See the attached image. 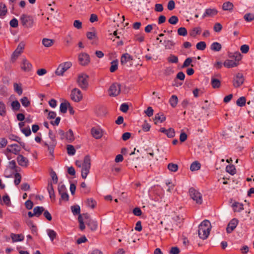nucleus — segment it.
Returning a JSON list of instances; mask_svg holds the SVG:
<instances>
[{"instance_id":"1","label":"nucleus","mask_w":254,"mask_h":254,"mask_svg":"<svg viewBox=\"0 0 254 254\" xmlns=\"http://www.w3.org/2000/svg\"><path fill=\"white\" fill-rule=\"evenodd\" d=\"M75 164L79 168L82 167L81 176L83 179H86L89 173L91 167V159L90 156L89 155L85 156L83 163L80 161H76Z\"/></svg>"},{"instance_id":"2","label":"nucleus","mask_w":254,"mask_h":254,"mask_svg":"<svg viewBox=\"0 0 254 254\" xmlns=\"http://www.w3.org/2000/svg\"><path fill=\"white\" fill-rule=\"evenodd\" d=\"M211 224L207 220L203 221L198 226V234L201 239H206L210 234Z\"/></svg>"},{"instance_id":"3","label":"nucleus","mask_w":254,"mask_h":254,"mask_svg":"<svg viewBox=\"0 0 254 254\" xmlns=\"http://www.w3.org/2000/svg\"><path fill=\"white\" fill-rule=\"evenodd\" d=\"M20 21L22 25L25 28H32L34 24L33 17L27 14H23L20 17Z\"/></svg>"},{"instance_id":"4","label":"nucleus","mask_w":254,"mask_h":254,"mask_svg":"<svg viewBox=\"0 0 254 254\" xmlns=\"http://www.w3.org/2000/svg\"><path fill=\"white\" fill-rule=\"evenodd\" d=\"M189 193L190 198L195 201L196 204L200 205L202 203V195L199 191L193 188H191L189 190Z\"/></svg>"},{"instance_id":"5","label":"nucleus","mask_w":254,"mask_h":254,"mask_svg":"<svg viewBox=\"0 0 254 254\" xmlns=\"http://www.w3.org/2000/svg\"><path fill=\"white\" fill-rule=\"evenodd\" d=\"M88 75L84 73H82L78 75L77 83L81 89L86 90L88 88Z\"/></svg>"},{"instance_id":"6","label":"nucleus","mask_w":254,"mask_h":254,"mask_svg":"<svg viewBox=\"0 0 254 254\" xmlns=\"http://www.w3.org/2000/svg\"><path fill=\"white\" fill-rule=\"evenodd\" d=\"M70 99L74 102L78 103L83 99V95L80 89L74 88L71 91Z\"/></svg>"},{"instance_id":"7","label":"nucleus","mask_w":254,"mask_h":254,"mask_svg":"<svg viewBox=\"0 0 254 254\" xmlns=\"http://www.w3.org/2000/svg\"><path fill=\"white\" fill-rule=\"evenodd\" d=\"M121 92V84L118 83L112 84L108 89L109 95L111 97H116Z\"/></svg>"},{"instance_id":"8","label":"nucleus","mask_w":254,"mask_h":254,"mask_svg":"<svg viewBox=\"0 0 254 254\" xmlns=\"http://www.w3.org/2000/svg\"><path fill=\"white\" fill-rule=\"evenodd\" d=\"M72 66V63L70 62H66L60 64L57 70L55 73L59 76L63 75L64 73L65 72Z\"/></svg>"},{"instance_id":"9","label":"nucleus","mask_w":254,"mask_h":254,"mask_svg":"<svg viewBox=\"0 0 254 254\" xmlns=\"http://www.w3.org/2000/svg\"><path fill=\"white\" fill-rule=\"evenodd\" d=\"M49 135L51 139V142H50L49 144L47 142H45L44 145L47 146L50 154L52 156H53L54 148L57 144V141L55 138V136L53 134L52 131H49Z\"/></svg>"},{"instance_id":"10","label":"nucleus","mask_w":254,"mask_h":254,"mask_svg":"<svg viewBox=\"0 0 254 254\" xmlns=\"http://www.w3.org/2000/svg\"><path fill=\"white\" fill-rule=\"evenodd\" d=\"M21 150V148L16 144H12L8 145L6 150H5V154L7 155L8 160L10 159V157L8 156V153H11L15 155L19 154Z\"/></svg>"},{"instance_id":"11","label":"nucleus","mask_w":254,"mask_h":254,"mask_svg":"<svg viewBox=\"0 0 254 254\" xmlns=\"http://www.w3.org/2000/svg\"><path fill=\"white\" fill-rule=\"evenodd\" d=\"M25 47V44L21 42H20L16 50L13 52L11 56V61L12 63H14L18 57L21 55V54L23 52V50Z\"/></svg>"},{"instance_id":"12","label":"nucleus","mask_w":254,"mask_h":254,"mask_svg":"<svg viewBox=\"0 0 254 254\" xmlns=\"http://www.w3.org/2000/svg\"><path fill=\"white\" fill-rule=\"evenodd\" d=\"M78 60L79 64L82 66H86L90 63V58L89 55L84 52L78 54Z\"/></svg>"},{"instance_id":"13","label":"nucleus","mask_w":254,"mask_h":254,"mask_svg":"<svg viewBox=\"0 0 254 254\" xmlns=\"http://www.w3.org/2000/svg\"><path fill=\"white\" fill-rule=\"evenodd\" d=\"M244 81V78L243 74L238 73L233 78V85L235 88H238L243 84Z\"/></svg>"},{"instance_id":"14","label":"nucleus","mask_w":254,"mask_h":254,"mask_svg":"<svg viewBox=\"0 0 254 254\" xmlns=\"http://www.w3.org/2000/svg\"><path fill=\"white\" fill-rule=\"evenodd\" d=\"M58 192L61 195V199L67 201L69 199V196L67 193L66 189L64 185H59L58 186Z\"/></svg>"},{"instance_id":"15","label":"nucleus","mask_w":254,"mask_h":254,"mask_svg":"<svg viewBox=\"0 0 254 254\" xmlns=\"http://www.w3.org/2000/svg\"><path fill=\"white\" fill-rule=\"evenodd\" d=\"M18 165L23 167H27L29 165L28 159L22 155L18 154L16 158Z\"/></svg>"},{"instance_id":"16","label":"nucleus","mask_w":254,"mask_h":254,"mask_svg":"<svg viewBox=\"0 0 254 254\" xmlns=\"http://www.w3.org/2000/svg\"><path fill=\"white\" fill-rule=\"evenodd\" d=\"M91 133L93 137L96 139L101 138L103 135V131L102 129L99 128H92Z\"/></svg>"},{"instance_id":"17","label":"nucleus","mask_w":254,"mask_h":254,"mask_svg":"<svg viewBox=\"0 0 254 254\" xmlns=\"http://www.w3.org/2000/svg\"><path fill=\"white\" fill-rule=\"evenodd\" d=\"M238 224V221L236 219H233L229 223L226 230L228 233H231L237 227Z\"/></svg>"},{"instance_id":"18","label":"nucleus","mask_w":254,"mask_h":254,"mask_svg":"<svg viewBox=\"0 0 254 254\" xmlns=\"http://www.w3.org/2000/svg\"><path fill=\"white\" fill-rule=\"evenodd\" d=\"M217 13L218 11L216 8H207L205 10L202 17L203 18L206 17H213L217 15Z\"/></svg>"},{"instance_id":"19","label":"nucleus","mask_w":254,"mask_h":254,"mask_svg":"<svg viewBox=\"0 0 254 254\" xmlns=\"http://www.w3.org/2000/svg\"><path fill=\"white\" fill-rule=\"evenodd\" d=\"M178 223H176L175 222V219H172L169 220L166 223V226L165 227V230L168 231L170 230L171 231H173L174 228L178 226Z\"/></svg>"},{"instance_id":"20","label":"nucleus","mask_w":254,"mask_h":254,"mask_svg":"<svg viewBox=\"0 0 254 254\" xmlns=\"http://www.w3.org/2000/svg\"><path fill=\"white\" fill-rule=\"evenodd\" d=\"M224 66L227 68H231L237 66L239 63L232 60H226L224 62Z\"/></svg>"},{"instance_id":"21","label":"nucleus","mask_w":254,"mask_h":254,"mask_svg":"<svg viewBox=\"0 0 254 254\" xmlns=\"http://www.w3.org/2000/svg\"><path fill=\"white\" fill-rule=\"evenodd\" d=\"M163 44L165 49L170 50L172 49L174 47L175 43L172 40H165L163 42Z\"/></svg>"},{"instance_id":"22","label":"nucleus","mask_w":254,"mask_h":254,"mask_svg":"<svg viewBox=\"0 0 254 254\" xmlns=\"http://www.w3.org/2000/svg\"><path fill=\"white\" fill-rule=\"evenodd\" d=\"M132 57L128 53L123 54L121 58V63L122 64H125L127 62L132 61Z\"/></svg>"},{"instance_id":"23","label":"nucleus","mask_w":254,"mask_h":254,"mask_svg":"<svg viewBox=\"0 0 254 254\" xmlns=\"http://www.w3.org/2000/svg\"><path fill=\"white\" fill-rule=\"evenodd\" d=\"M31 64L29 63L26 59H23L21 65L22 69L25 71H29L31 69Z\"/></svg>"},{"instance_id":"24","label":"nucleus","mask_w":254,"mask_h":254,"mask_svg":"<svg viewBox=\"0 0 254 254\" xmlns=\"http://www.w3.org/2000/svg\"><path fill=\"white\" fill-rule=\"evenodd\" d=\"M87 226L90 228L92 231H95L97 228V223L96 221L89 219L87 222H86Z\"/></svg>"},{"instance_id":"25","label":"nucleus","mask_w":254,"mask_h":254,"mask_svg":"<svg viewBox=\"0 0 254 254\" xmlns=\"http://www.w3.org/2000/svg\"><path fill=\"white\" fill-rule=\"evenodd\" d=\"M234 5L230 1H226L222 5V9L225 11H231L233 9Z\"/></svg>"},{"instance_id":"26","label":"nucleus","mask_w":254,"mask_h":254,"mask_svg":"<svg viewBox=\"0 0 254 254\" xmlns=\"http://www.w3.org/2000/svg\"><path fill=\"white\" fill-rule=\"evenodd\" d=\"M69 107L70 103L68 101H65L61 104L60 110L62 113H65L67 111V108Z\"/></svg>"},{"instance_id":"27","label":"nucleus","mask_w":254,"mask_h":254,"mask_svg":"<svg viewBox=\"0 0 254 254\" xmlns=\"http://www.w3.org/2000/svg\"><path fill=\"white\" fill-rule=\"evenodd\" d=\"M11 238L13 242L22 241L24 239V236L22 234H11Z\"/></svg>"},{"instance_id":"28","label":"nucleus","mask_w":254,"mask_h":254,"mask_svg":"<svg viewBox=\"0 0 254 254\" xmlns=\"http://www.w3.org/2000/svg\"><path fill=\"white\" fill-rule=\"evenodd\" d=\"M64 42L66 47H69L72 44L73 37L70 34H68L64 38Z\"/></svg>"},{"instance_id":"29","label":"nucleus","mask_w":254,"mask_h":254,"mask_svg":"<svg viewBox=\"0 0 254 254\" xmlns=\"http://www.w3.org/2000/svg\"><path fill=\"white\" fill-rule=\"evenodd\" d=\"M201 29L200 27H196L192 28L190 32V35L192 37H195L197 34H200Z\"/></svg>"},{"instance_id":"30","label":"nucleus","mask_w":254,"mask_h":254,"mask_svg":"<svg viewBox=\"0 0 254 254\" xmlns=\"http://www.w3.org/2000/svg\"><path fill=\"white\" fill-rule=\"evenodd\" d=\"M14 90L19 95L22 94L23 90L22 88V85L21 83H14L13 84Z\"/></svg>"},{"instance_id":"31","label":"nucleus","mask_w":254,"mask_h":254,"mask_svg":"<svg viewBox=\"0 0 254 254\" xmlns=\"http://www.w3.org/2000/svg\"><path fill=\"white\" fill-rule=\"evenodd\" d=\"M233 210L235 212H240L243 209V205L238 202L234 203L232 205Z\"/></svg>"},{"instance_id":"32","label":"nucleus","mask_w":254,"mask_h":254,"mask_svg":"<svg viewBox=\"0 0 254 254\" xmlns=\"http://www.w3.org/2000/svg\"><path fill=\"white\" fill-rule=\"evenodd\" d=\"M44 211V208L42 206H36L33 209V212L35 216L39 217Z\"/></svg>"},{"instance_id":"33","label":"nucleus","mask_w":254,"mask_h":254,"mask_svg":"<svg viewBox=\"0 0 254 254\" xmlns=\"http://www.w3.org/2000/svg\"><path fill=\"white\" fill-rule=\"evenodd\" d=\"M65 139L67 140L69 142H71L74 140L73 133L71 129H69L65 133Z\"/></svg>"},{"instance_id":"34","label":"nucleus","mask_w":254,"mask_h":254,"mask_svg":"<svg viewBox=\"0 0 254 254\" xmlns=\"http://www.w3.org/2000/svg\"><path fill=\"white\" fill-rule=\"evenodd\" d=\"M54 43V40L48 38H44L42 40V44L46 47H51Z\"/></svg>"},{"instance_id":"35","label":"nucleus","mask_w":254,"mask_h":254,"mask_svg":"<svg viewBox=\"0 0 254 254\" xmlns=\"http://www.w3.org/2000/svg\"><path fill=\"white\" fill-rule=\"evenodd\" d=\"M178 102V99L177 96L176 95H172L169 100V103L171 106L173 108H174L177 106Z\"/></svg>"},{"instance_id":"36","label":"nucleus","mask_w":254,"mask_h":254,"mask_svg":"<svg viewBox=\"0 0 254 254\" xmlns=\"http://www.w3.org/2000/svg\"><path fill=\"white\" fill-rule=\"evenodd\" d=\"M201 165L197 161L193 162L190 166V169L191 171H197L200 168Z\"/></svg>"},{"instance_id":"37","label":"nucleus","mask_w":254,"mask_h":254,"mask_svg":"<svg viewBox=\"0 0 254 254\" xmlns=\"http://www.w3.org/2000/svg\"><path fill=\"white\" fill-rule=\"evenodd\" d=\"M222 48L221 45L218 42H214L211 45V49L212 51L218 52Z\"/></svg>"},{"instance_id":"38","label":"nucleus","mask_w":254,"mask_h":254,"mask_svg":"<svg viewBox=\"0 0 254 254\" xmlns=\"http://www.w3.org/2000/svg\"><path fill=\"white\" fill-rule=\"evenodd\" d=\"M166 120V117L164 116V115L162 114H157L155 115L154 117V120H155V124H157V122L158 121H159L161 123L163 122Z\"/></svg>"},{"instance_id":"39","label":"nucleus","mask_w":254,"mask_h":254,"mask_svg":"<svg viewBox=\"0 0 254 254\" xmlns=\"http://www.w3.org/2000/svg\"><path fill=\"white\" fill-rule=\"evenodd\" d=\"M87 38L89 40H93L97 39V33L94 29H93L92 32H88L86 33Z\"/></svg>"},{"instance_id":"40","label":"nucleus","mask_w":254,"mask_h":254,"mask_svg":"<svg viewBox=\"0 0 254 254\" xmlns=\"http://www.w3.org/2000/svg\"><path fill=\"white\" fill-rule=\"evenodd\" d=\"M6 115V107L4 103L0 99V116L4 117Z\"/></svg>"},{"instance_id":"41","label":"nucleus","mask_w":254,"mask_h":254,"mask_svg":"<svg viewBox=\"0 0 254 254\" xmlns=\"http://www.w3.org/2000/svg\"><path fill=\"white\" fill-rule=\"evenodd\" d=\"M167 168L169 171L176 172L178 170V165L173 163H170L168 164Z\"/></svg>"},{"instance_id":"42","label":"nucleus","mask_w":254,"mask_h":254,"mask_svg":"<svg viewBox=\"0 0 254 254\" xmlns=\"http://www.w3.org/2000/svg\"><path fill=\"white\" fill-rule=\"evenodd\" d=\"M211 83L213 88H218L221 85L220 81L214 78H212Z\"/></svg>"},{"instance_id":"43","label":"nucleus","mask_w":254,"mask_h":254,"mask_svg":"<svg viewBox=\"0 0 254 254\" xmlns=\"http://www.w3.org/2000/svg\"><path fill=\"white\" fill-rule=\"evenodd\" d=\"M47 234L48 236L50 237V240L52 241H53V240L56 238L57 236V233L56 232L54 231L53 230L51 229H48L47 230Z\"/></svg>"},{"instance_id":"44","label":"nucleus","mask_w":254,"mask_h":254,"mask_svg":"<svg viewBox=\"0 0 254 254\" xmlns=\"http://www.w3.org/2000/svg\"><path fill=\"white\" fill-rule=\"evenodd\" d=\"M86 205L91 208L93 209L95 208L96 205V202L92 198H88L86 201Z\"/></svg>"},{"instance_id":"45","label":"nucleus","mask_w":254,"mask_h":254,"mask_svg":"<svg viewBox=\"0 0 254 254\" xmlns=\"http://www.w3.org/2000/svg\"><path fill=\"white\" fill-rule=\"evenodd\" d=\"M167 61L170 63L176 64L178 62V58L177 56L171 54L168 58Z\"/></svg>"},{"instance_id":"46","label":"nucleus","mask_w":254,"mask_h":254,"mask_svg":"<svg viewBox=\"0 0 254 254\" xmlns=\"http://www.w3.org/2000/svg\"><path fill=\"white\" fill-rule=\"evenodd\" d=\"M118 62L117 60L113 61L111 62V66L110 68V71L114 72L118 69Z\"/></svg>"},{"instance_id":"47","label":"nucleus","mask_w":254,"mask_h":254,"mask_svg":"<svg viewBox=\"0 0 254 254\" xmlns=\"http://www.w3.org/2000/svg\"><path fill=\"white\" fill-rule=\"evenodd\" d=\"M7 13V8L5 4L0 3V16H3Z\"/></svg>"},{"instance_id":"48","label":"nucleus","mask_w":254,"mask_h":254,"mask_svg":"<svg viewBox=\"0 0 254 254\" xmlns=\"http://www.w3.org/2000/svg\"><path fill=\"white\" fill-rule=\"evenodd\" d=\"M67 152L68 155H73L75 153V149L72 145H67L66 146Z\"/></svg>"},{"instance_id":"49","label":"nucleus","mask_w":254,"mask_h":254,"mask_svg":"<svg viewBox=\"0 0 254 254\" xmlns=\"http://www.w3.org/2000/svg\"><path fill=\"white\" fill-rule=\"evenodd\" d=\"M244 19L247 22H251L254 20V14L251 13H246L244 16Z\"/></svg>"},{"instance_id":"50","label":"nucleus","mask_w":254,"mask_h":254,"mask_svg":"<svg viewBox=\"0 0 254 254\" xmlns=\"http://www.w3.org/2000/svg\"><path fill=\"white\" fill-rule=\"evenodd\" d=\"M20 102L22 105L25 107H28L30 104V102L28 100L27 97H23L20 99Z\"/></svg>"},{"instance_id":"51","label":"nucleus","mask_w":254,"mask_h":254,"mask_svg":"<svg viewBox=\"0 0 254 254\" xmlns=\"http://www.w3.org/2000/svg\"><path fill=\"white\" fill-rule=\"evenodd\" d=\"M246 102V99L245 97H241L237 100V101L236 102V104L238 106H239L240 107H243L245 105Z\"/></svg>"},{"instance_id":"52","label":"nucleus","mask_w":254,"mask_h":254,"mask_svg":"<svg viewBox=\"0 0 254 254\" xmlns=\"http://www.w3.org/2000/svg\"><path fill=\"white\" fill-rule=\"evenodd\" d=\"M71 209L74 215L79 214L80 213V208L79 205H76L72 206Z\"/></svg>"},{"instance_id":"53","label":"nucleus","mask_w":254,"mask_h":254,"mask_svg":"<svg viewBox=\"0 0 254 254\" xmlns=\"http://www.w3.org/2000/svg\"><path fill=\"white\" fill-rule=\"evenodd\" d=\"M226 171L231 175H234L236 173V168L234 165H228L226 168Z\"/></svg>"},{"instance_id":"54","label":"nucleus","mask_w":254,"mask_h":254,"mask_svg":"<svg viewBox=\"0 0 254 254\" xmlns=\"http://www.w3.org/2000/svg\"><path fill=\"white\" fill-rule=\"evenodd\" d=\"M11 105L12 110L15 111H18L20 107V104L17 100L12 102Z\"/></svg>"},{"instance_id":"55","label":"nucleus","mask_w":254,"mask_h":254,"mask_svg":"<svg viewBox=\"0 0 254 254\" xmlns=\"http://www.w3.org/2000/svg\"><path fill=\"white\" fill-rule=\"evenodd\" d=\"M179 21L178 18L177 16L173 15L170 17L168 20V22L171 24L175 25Z\"/></svg>"},{"instance_id":"56","label":"nucleus","mask_w":254,"mask_h":254,"mask_svg":"<svg viewBox=\"0 0 254 254\" xmlns=\"http://www.w3.org/2000/svg\"><path fill=\"white\" fill-rule=\"evenodd\" d=\"M206 46V43L204 42L201 41L198 42L196 45V47L197 50H203L205 49Z\"/></svg>"},{"instance_id":"57","label":"nucleus","mask_w":254,"mask_h":254,"mask_svg":"<svg viewBox=\"0 0 254 254\" xmlns=\"http://www.w3.org/2000/svg\"><path fill=\"white\" fill-rule=\"evenodd\" d=\"M187 33V30L185 27H180L178 29V34L180 36H185Z\"/></svg>"},{"instance_id":"58","label":"nucleus","mask_w":254,"mask_h":254,"mask_svg":"<svg viewBox=\"0 0 254 254\" xmlns=\"http://www.w3.org/2000/svg\"><path fill=\"white\" fill-rule=\"evenodd\" d=\"M82 23L79 20H75L73 21V26L77 29H81L82 28Z\"/></svg>"},{"instance_id":"59","label":"nucleus","mask_w":254,"mask_h":254,"mask_svg":"<svg viewBox=\"0 0 254 254\" xmlns=\"http://www.w3.org/2000/svg\"><path fill=\"white\" fill-rule=\"evenodd\" d=\"M166 135L169 138H172L175 135V130L173 128H169L167 129Z\"/></svg>"},{"instance_id":"60","label":"nucleus","mask_w":254,"mask_h":254,"mask_svg":"<svg viewBox=\"0 0 254 254\" xmlns=\"http://www.w3.org/2000/svg\"><path fill=\"white\" fill-rule=\"evenodd\" d=\"M14 184L15 185L17 186L20 184L21 182V176L19 173H16L14 175Z\"/></svg>"},{"instance_id":"61","label":"nucleus","mask_w":254,"mask_h":254,"mask_svg":"<svg viewBox=\"0 0 254 254\" xmlns=\"http://www.w3.org/2000/svg\"><path fill=\"white\" fill-rule=\"evenodd\" d=\"M3 202L7 206H10V199L8 195H5L3 196L2 202Z\"/></svg>"},{"instance_id":"62","label":"nucleus","mask_w":254,"mask_h":254,"mask_svg":"<svg viewBox=\"0 0 254 254\" xmlns=\"http://www.w3.org/2000/svg\"><path fill=\"white\" fill-rule=\"evenodd\" d=\"M9 24L11 27L16 28L18 25V22L17 19L14 18L12 19L9 22Z\"/></svg>"},{"instance_id":"63","label":"nucleus","mask_w":254,"mask_h":254,"mask_svg":"<svg viewBox=\"0 0 254 254\" xmlns=\"http://www.w3.org/2000/svg\"><path fill=\"white\" fill-rule=\"evenodd\" d=\"M222 29V25L220 23H216L214 24L213 29L216 32H220Z\"/></svg>"},{"instance_id":"64","label":"nucleus","mask_w":254,"mask_h":254,"mask_svg":"<svg viewBox=\"0 0 254 254\" xmlns=\"http://www.w3.org/2000/svg\"><path fill=\"white\" fill-rule=\"evenodd\" d=\"M232 58H235L236 62H239L242 59V55L239 52H236L234 55L231 57Z\"/></svg>"}]
</instances>
